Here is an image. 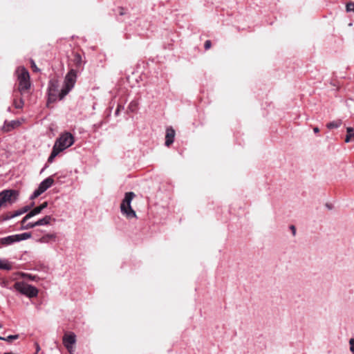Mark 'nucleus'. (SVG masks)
<instances>
[{"label": "nucleus", "instance_id": "nucleus-1", "mask_svg": "<svg viewBox=\"0 0 354 354\" xmlns=\"http://www.w3.org/2000/svg\"><path fill=\"white\" fill-rule=\"evenodd\" d=\"M74 143V137L69 132H66L57 139L53 147L51 153L48 157V162H52L55 158L62 151L68 148Z\"/></svg>", "mask_w": 354, "mask_h": 354}, {"label": "nucleus", "instance_id": "nucleus-2", "mask_svg": "<svg viewBox=\"0 0 354 354\" xmlns=\"http://www.w3.org/2000/svg\"><path fill=\"white\" fill-rule=\"evenodd\" d=\"M134 197L135 194L133 192H127L120 204V211L127 218L136 217V212L132 209L131 205V201Z\"/></svg>", "mask_w": 354, "mask_h": 354}, {"label": "nucleus", "instance_id": "nucleus-3", "mask_svg": "<svg viewBox=\"0 0 354 354\" xmlns=\"http://www.w3.org/2000/svg\"><path fill=\"white\" fill-rule=\"evenodd\" d=\"M77 80V73L74 69H71L66 74L64 86L59 94V99L62 100L74 87Z\"/></svg>", "mask_w": 354, "mask_h": 354}, {"label": "nucleus", "instance_id": "nucleus-4", "mask_svg": "<svg viewBox=\"0 0 354 354\" xmlns=\"http://www.w3.org/2000/svg\"><path fill=\"white\" fill-rule=\"evenodd\" d=\"M17 73L19 82L18 91L21 95H24L30 87V75L24 67L18 68Z\"/></svg>", "mask_w": 354, "mask_h": 354}, {"label": "nucleus", "instance_id": "nucleus-5", "mask_svg": "<svg viewBox=\"0 0 354 354\" xmlns=\"http://www.w3.org/2000/svg\"><path fill=\"white\" fill-rule=\"evenodd\" d=\"M14 288L21 295L29 298H33L37 296L38 289L24 281H17L14 284Z\"/></svg>", "mask_w": 354, "mask_h": 354}, {"label": "nucleus", "instance_id": "nucleus-6", "mask_svg": "<svg viewBox=\"0 0 354 354\" xmlns=\"http://www.w3.org/2000/svg\"><path fill=\"white\" fill-rule=\"evenodd\" d=\"M18 196V192L14 189H6L0 192V207L6 203H15Z\"/></svg>", "mask_w": 354, "mask_h": 354}, {"label": "nucleus", "instance_id": "nucleus-7", "mask_svg": "<svg viewBox=\"0 0 354 354\" xmlns=\"http://www.w3.org/2000/svg\"><path fill=\"white\" fill-rule=\"evenodd\" d=\"M31 237V233L25 232L19 234L8 236L0 239V243L4 245H9L16 242L28 239Z\"/></svg>", "mask_w": 354, "mask_h": 354}, {"label": "nucleus", "instance_id": "nucleus-8", "mask_svg": "<svg viewBox=\"0 0 354 354\" xmlns=\"http://www.w3.org/2000/svg\"><path fill=\"white\" fill-rule=\"evenodd\" d=\"M53 183L54 179L51 176L46 178L39 183L38 188L34 191L30 196V198L34 199L37 198L39 196L46 192L48 188H50L53 185Z\"/></svg>", "mask_w": 354, "mask_h": 354}, {"label": "nucleus", "instance_id": "nucleus-9", "mask_svg": "<svg viewBox=\"0 0 354 354\" xmlns=\"http://www.w3.org/2000/svg\"><path fill=\"white\" fill-rule=\"evenodd\" d=\"M58 88H59V83H58L57 80L53 79L49 81L48 88V103L55 102L57 100V98L59 97V94L60 92H59Z\"/></svg>", "mask_w": 354, "mask_h": 354}, {"label": "nucleus", "instance_id": "nucleus-10", "mask_svg": "<svg viewBox=\"0 0 354 354\" xmlns=\"http://www.w3.org/2000/svg\"><path fill=\"white\" fill-rule=\"evenodd\" d=\"M76 342V335L73 333H66L63 337V344L68 351L72 354L73 352V346Z\"/></svg>", "mask_w": 354, "mask_h": 354}, {"label": "nucleus", "instance_id": "nucleus-11", "mask_svg": "<svg viewBox=\"0 0 354 354\" xmlns=\"http://www.w3.org/2000/svg\"><path fill=\"white\" fill-rule=\"evenodd\" d=\"M48 206V203L44 202L42 204H41L39 206H37L35 207L33 209H32L30 212H29L21 220V223L24 224L25 222H26L28 219L32 218V216H35L41 212L43 209L46 208Z\"/></svg>", "mask_w": 354, "mask_h": 354}, {"label": "nucleus", "instance_id": "nucleus-12", "mask_svg": "<svg viewBox=\"0 0 354 354\" xmlns=\"http://www.w3.org/2000/svg\"><path fill=\"white\" fill-rule=\"evenodd\" d=\"M30 205H26L24 207H22L21 209L14 212L13 213H8L7 214V216H6L5 220H9V219L13 218L15 217H17L18 216H20L26 212H28L30 210Z\"/></svg>", "mask_w": 354, "mask_h": 354}, {"label": "nucleus", "instance_id": "nucleus-13", "mask_svg": "<svg viewBox=\"0 0 354 354\" xmlns=\"http://www.w3.org/2000/svg\"><path fill=\"white\" fill-rule=\"evenodd\" d=\"M175 131L172 128H167L165 136V145L169 147L174 142Z\"/></svg>", "mask_w": 354, "mask_h": 354}, {"label": "nucleus", "instance_id": "nucleus-14", "mask_svg": "<svg viewBox=\"0 0 354 354\" xmlns=\"http://www.w3.org/2000/svg\"><path fill=\"white\" fill-rule=\"evenodd\" d=\"M53 220L51 216H45L44 218L39 219L37 221L34 222L35 227L41 226V225H46L50 224V221Z\"/></svg>", "mask_w": 354, "mask_h": 354}, {"label": "nucleus", "instance_id": "nucleus-15", "mask_svg": "<svg viewBox=\"0 0 354 354\" xmlns=\"http://www.w3.org/2000/svg\"><path fill=\"white\" fill-rule=\"evenodd\" d=\"M19 124V122L12 120L10 122H5L3 126V131L5 132H9L15 129Z\"/></svg>", "mask_w": 354, "mask_h": 354}, {"label": "nucleus", "instance_id": "nucleus-16", "mask_svg": "<svg viewBox=\"0 0 354 354\" xmlns=\"http://www.w3.org/2000/svg\"><path fill=\"white\" fill-rule=\"evenodd\" d=\"M346 133L345 142H350L354 141V129L352 127H347Z\"/></svg>", "mask_w": 354, "mask_h": 354}, {"label": "nucleus", "instance_id": "nucleus-17", "mask_svg": "<svg viewBox=\"0 0 354 354\" xmlns=\"http://www.w3.org/2000/svg\"><path fill=\"white\" fill-rule=\"evenodd\" d=\"M55 237L56 235L55 234H48L41 237L39 241L40 243H48L51 239H55Z\"/></svg>", "mask_w": 354, "mask_h": 354}, {"label": "nucleus", "instance_id": "nucleus-18", "mask_svg": "<svg viewBox=\"0 0 354 354\" xmlns=\"http://www.w3.org/2000/svg\"><path fill=\"white\" fill-rule=\"evenodd\" d=\"M12 268V266L7 261L0 259V269L10 270Z\"/></svg>", "mask_w": 354, "mask_h": 354}, {"label": "nucleus", "instance_id": "nucleus-19", "mask_svg": "<svg viewBox=\"0 0 354 354\" xmlns=\"http://www.w3.org/2000/svg\"><path fill=\"white\" fill-rule=\"evenodd\" d=\"M342 122L340 120L333 121L327 124V127L328 129H336L338 128L341 125Z\"/></svg>", "mask_w": 354, "mask_h": 354}, {"label": "nucleus", "instance_id": "nucleus-20", "mask_svg": "<svg viewBox=\"0 0 354 354\" xmlns=\"http://www.w3.org/2000/svg\"><path fill=\"white\" fill-rule=\"evenodd\" d=\"M13 103H14V106L16 109H21L24 104L22 98L15 99Z\"/></svg>", "mask_w": 354, "mask_h": 354}, {"label": "nucleus", "instance_id": "nucleus-21", "mask_svg": "<svg viewBox=\"0 0 354 354\" xmlns=\"http://www.w3.org/2000/svg\"><path fill=\"white\" fill-rule=\"evenodd\" d=\"M19 338V335H8V337H1V340H4V341H6L8 342H12V340H15V339H17Z\"/></svg>", "mask_w": 354, "mask_h": 354}, {"label": "nucleus", "instance_id": "nucleus-22", "mask_svg": "<svg viewBox=\"0 0 354 354\" xmlns=\"http://www.w3.org/2000/svg\"><path fill=\"white\" fill-rule=\"evenodd\" d=\"M26 223V222H25L24 224L21 223V230H28V229H31V228H33L35 227L34 223Z\"/></svg>", "mask_w": 354, "mask_h": 354}, {"label": "nucleus", "instance_id": "nucleus-23", "mask_svg": "<svg viewBox=\"0 0 354 354\" xmlns=\"http://www.w3.org/2000/svg\"><path fill=\"white\" fill-rule=\"evenodd\" d=\"M21 276L23 277H24V278H27V279H28L30 280H32V281H35L36 279V278H37L36 276L32 275V274H28V273H22Z\"/></svg>", "mask_w": 354, "mask_h": 354}, {"label": "nucleus", "instance_id": "nucleus-24", "mask_svg": "<svg viewBox=\"0 0 354 354\" xmlns=\"http://www.w3.org/2000/svg\"><path fill=\"white\" fill-rule=\"evenodd\" d=\"M347 12H354V3L350 2L346 4Z\"/></svg>", "mask_w": 354, "mask_h": 354}, {"label": "nucleus", "instance_id": "nucleus-25", "mask_svg": "<svg viewBox=\"0 0 354 354\" xmlns=\"http://www.w3.org/2000/svg\"><path fill=\"white\" fill-rule=\"evenodd\" d=\"M350 350L354 354V338L349 340Z\"/></svg>", "mask_w": 354, "mask_h": 354}, {"label": "nucleus", "instance_id": "nucleus-26", "mask_svg": "<svg viewBox=\"0 0 354 354\" xmlns=\"http://www.w3.org/2000/svg\"><path fill=\"white\" fill-rule=\"evenodd\" d=\"M30 63H31V67L33 70V71L35 72H37L39 71V69L37 67L36 64H35V62H34V60L31 59L30 60Z\"/></svg>", "mask_w": 354, "mask_h": 354}, {"label": "nucleus", "instance_id": "nucleus-27", "mask_svg": "<svg viewBox=\"0 0 354 354\" xmlns=\"http://www.w3.org/2000/svg\"><path fill=\"white\" fill-rule=\"evenodd\" d=\"M211 47V41L209 40H207L205 43V48L206 50L209 49Z\"/></svg>", "mask_w": 354, "mask_h": 354}, {"label": "nucleus", "instance_id": "nucleus-28", "mask_svg": "<svg viewBox=\"0 0 354 354\" xmlns=\"http://www.w3.org/2000/svg\"><path fill=\"white\" fill-rule=\"evenodd\" d=\"M35 348H36V352L35 353V354H38L39 351L41 349L40 346H39V344L37 342L35 344Z\"/></svg>", "mask_w": 354, "mask_h": 354}, {"label": "nucleus", "instance_id": "nucleus-29", "mask_svg": "<svg viewBox=\"0 0 354 354\" xmlns=\"http://www.w3.org/2000/svg\"><path fill=\"white\" fill-rule=\"evenodd\" d=\"M290 228H291V230H292V234H293V235H295L296 230H295V226H294V225H291Z\"/></svg>", "mask_w": 354, "mask_h": 354}, {"label": "nucleus", "instance_id": "nucleus-30", "mask_svg": "<svg viewBox=\"0 0 354 354\" xmlns=\"http://www.w3.org/2000/svg\"><path fill=\"white\" fill-rule=\"evenodd\" d=\"M313 131H314L315 133H318V132L319 131V128H318V127H315V128L313 129Z\"/></svg>", "mask_w": 354, "mask_h": 354}, {"label": "nucleus", "instance_id": "nucleus-31", "mask_svg": "<svg viewBox=\"0 0 354 354\" xmlns=\"http://www.w3.org/2000/svg\"><path fill=\"white\" fill-rule=\"evenodd\" d=\"M2 328V325L0 324V328Z\"/></svg>", "mask_w": 354, "mask_h": 354}, {"label": "nucleus", "instance_id": "nucleus-32", "mask_svg": "<svg viewBox=\"0 0 354 354\" xmlns=\"http://www.w3.org/2000/svg\"><path fill=\"white\" fill-rule=\"evenodd\" d=\"M1 339V337L0 336V339Z\"/></svg>", "mask_w": 354, "mask_h": 354}]
</instances>
